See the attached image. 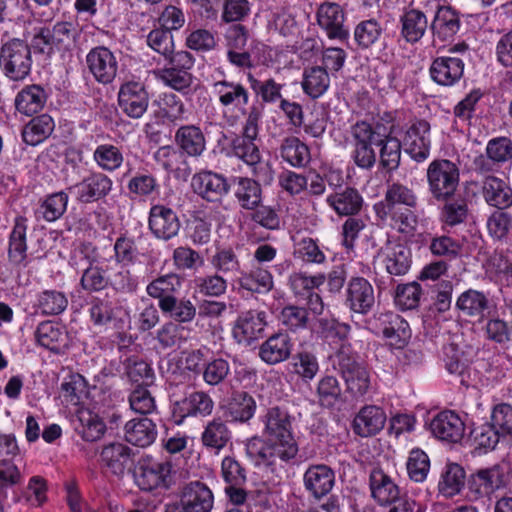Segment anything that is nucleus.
<instances>
[{"label":"nucleus","mask_w":512,"mask_h":512,"mask_svg":"<svg viewBox=\"0 0 512 512\" xmlns=\"http://www.w3.org/2000/svg\"><path fill=\"white\" fill-rule=\"evenodd\" d=\"M292 419L287 409L274 406L262 416L263 437L251 438L246 444L247 455L256 465H273L276 460L287 462L298 453L292 431Z\"/></svg>","instance_id":"obj_1"},{"label":"nucleus","mask_w":512,"mask_h":512,"mask_svg":"<svg viewBox=\"0 0 512 512\" xmlns=\"http://www.w3.org/2000/svg\"><path fill=\"white\" fill-rule=\"evenodd\" d=\"M80 34L81 29L77 24L58 21L52 27H35L30 42L35 53L52 56L56 52L71 51Z\"/></svg>","instance_id":"obj_2"},{"label":"nucleus","mask_w":512,"mask_h":512,"mask_svg":"<svg viewBox=\"0 0 512 512\" xmlns=\"http://www.w3.org/2000/svg\"><path fill=\"white\" fill-rule=\"evenodd\" d=\"M136 485L143 491L168 490L176 484L177 470L170 460L143 456L134 472Z\"/></svg>","instance_id":"obj_3"},{"label":"nucleus","mask_w":512,"mask_h":512,"mask_svg":"<svg viewBox=\"0 0 512 512\" xmlns=\"http://www.w3.org/2000/svg\"><path fill=\"white\" fill-rule=\"evenodd\" d=\"M335 358V368L344 380L347 391L355 397L366 394L370 387V373L351 345L342 343Z\"/></svg>","instance_id":"obj_4"},{"label":"nucleus","mask_w":512,"mask_h":512,"mask_svg":"<svg viewBox=\"0 0 512 512\" xmlns=\"http://www.w3.org/2000/svg\"><path fill=\"white\" fill-rule=\"evenodd\" d=\"M98 263L97 248L91 243H84L74 251L72 265L82 271L80 286L86 292H99L109 286V278L105 276V271Z\"/></svg>","instance_id":"obj_5"},{"label":"nucleus","mask_w":512,"mask_h":512,"mask_svg":"<svg viewBox=\"0 0 512 512\" xmlns=\"http://www.w3.org/2000/svg\"><path fill=\"white\" fill-rule=\"evenodd\" d=\"M33 49L31 43L12 38L0 49V68L4 75L13 81L24 80L31 72Z\"/></svg>","instance_id":"obj_6"},{"label":"nucleus","mask_w":512,"mask_h":512,"mask_svg":"<svg viewBox=\"0 0 512 512\" xmlns=\"http://www.w3.org/2000/svg\"><path fill=\"white\" fill-rule=\"evenodd\" d=\"M428 191L436 201L447 200L458 192L460 171L447 159L433 160L427 168Z\"/></svg>","instance_id":"obj_7"},{"label":"nucleus","mask_w":512,"mask_h":512,"mask_svg":"<svg viewBox=\"0 0 512 512\" xmlns=\"http://www.w3.org/2000/svg\"><path fill=\"white\" fill-rule=\"evenodd\" d=\"M354 139V150L352 158L355 164L363 169H370L376 162V154L372 145H381V137L384 135L377 132V124L370 125L367 122H357L352 127Z\"/></svg>","instance_id":"obj_8"},{"label":"nucleus","mask_w":512,"mask_h":512,"mask_svg":"<svg viewBox=\"0 0 512 512\" xmlns=\"http://www.w3.org/2000/svg\"><path fill=\"white\" fill-rule=\"evenodd\" d=\"M112 179L102 172H91L80 182L67 190L82 204H90L104 199L112 191Z\"/></svg>","instance_id":"obj_9"},{"label":"nucleus","mask_w":512,"mask_h":512,"mask_svg":"<svg viewBox=\"0 0 512 512\" xmlns=\"http://www.w3.org/2000/svg\"><path fill=\"white\" fill-rule=\"evenodd\" d=\"M148 227L156 239L169 241L178 236L181 221L172 208L155 204L149 211Z\"/></svg>","instance_id":"obj_10"},{"label":"nucleus","mask_w":512,"mask_h":512,"mask_svg":"<svg viewBox=\"0 0 512 512\" xmlns=\"http://www.w3.org/2000/svg\"><path fill=\"white\" fill-rule=\"evenodd\" d=\"M214 401L203 391H194L175 401L172 405V418L180 425L187 417H205L212 413Z\"/></svg>","instance_id":"obj_11"},{"label":"nucleus","mask_w":512,"mask_h":512,"mask_svg":"<svg viewBox=\"0 0 512 512\" xmlns=\"http://www.w3.org/2000/svg\"><path fill=\"white\" fill-rule=\"evenodd\" d=\"M86 65L94 79L101 84H110L115 79L118 62L113 52L105 46L92 48L86 55Z\"/></svg>","instance_id":"obj_12"},{"label":"nucleus","mask_w":512,"mask_h":512,"mask_svg":"<svg viewBox=\"0 0 512 512\" xmlns=\"http://www.w3.org/2000/svg\"><path fill=\"white\" fill-rule=\"evenodd\" d=\"M344 303L354 313L368 314L375 305L372 284L364 277H352L347 283Z\"/></svg>","instance_id":"obj_13"},{"label":"nucleus","mask_w":512,"mask_h":512,"mask_svg":"<svg viewBox=\"0 0 512 512\" xmlns=\"http://www.w3.org/2000/svg\"><path fill=\"white\" fill-rule=\"evenodd\" d=\"M118 104L128 117H142L149 104V95L144 84L137 81L122 84L118 92Z\"/></svg>","instance_id":"obj_14"},{"label":"nucleus","mask_w":512,"mask_h":512,"mask_svg":"<svg viewBox=\"0 0 512 512\" xmlns=\"http://www.w3.org/2000/svg\"><path fill=\"white\" fill-rule=\"evenodd\" d=\"M377 259L390 275H405L411 267V250L402 243L388 241L378 251Z\"/></svg>","instance_id":"obj_15"},{"label":"nucleus","mask_w":512,"mask_h":512,"mask_svg":"<svg viewBox=\"0 0 512 512\" xmlns=\"http://www.w3.org/2000/svg\"><path fill=\"white\" fill-rule=\"evenodd\" d=\"M345 13L342 7L333 2L322 3L317 10V23L330 39L345 40L349 36L344 26Z\"/></svg>","instance_id":"obj_16"},{"label":"nucleus","mask_w":512,"mask_h":512,"mask_svg":"<svg viewBox=\"0 0 512 512\" xmlns=\"http://www.w3.org/2000/svg\"><path fill=\"white\" fill-rule=\"evenodd\" d=\"M191 184L194 192L209 202L219 201L231 187L223 175L212 171L195 174Z\"/></svg>","instance_id":"obj_17"},{"label":"nucleus","mask_w":512,"mask_h":512,"mask_svg":"<svg viewBox=\"0 0 512 512\" xmlns=\"http://www.w3.org/2000/svg\"><path fill=\"white\" fill-rule=\"evenodd\" d=\"M430 430L442 441L458 443L464 436L465 423L455 412L446 410L433 417Z\"/></svg>","instance_id":"obj_18"},{"label":"nucleus","mask_w":512,"mask_h":512,"mask_svg":"<svg viewBox=\"0 0 512 512\" xmlns=\"http://www.w3.org/2000/svg\"><path fill=\"white\" fill-rule=\"evenodd\" d=\"M430 124L426 120L415 121L407 130L403 143L405 151L417 162L427 159L430 153Z\"/></svg>","instance_id":"obj_19"},{"label":"nucleus","mask_w":512,"mask_h":512,"mask_svg":"<svg viewBox=\"0 0 512 512\" xmlns=\"http://www.w3.org/2000/svg\"><path fill=\"white\" fill-rule=\"evenodd\" d=\"M266 324L265 312L247 311L238 317L233 328V336L239 344L248 346L262 334Z\"/></svg>","instance_id":"obj_20"},{"label":"nucleus","mask_w":512,"mask_h":512,"mask_svg":"<svg viewBox=\"0 0 512 512\" xmlns=\"http://www.w3.org/2000/svg\"><path fill=\"white\" fill-rule=\"evenodd\" d=\"M468 486L476 497H488L505 486L504 470L500 465L480 469L471 476Z\"/></svg>","instance_id":"obj_21"},{"label":"nucleus","mask_w":512,"mask_h":512,"mask_svg":"<svg viewBox=\"0 0 512 512\" xmlns=\"http://www.w3.org/2000/svg\"><path fill=\"white\" fill-rule=\"evenodd\" d=\"M303 482L306 490L320 500L330 493L335 485V473L325 464L311 465L305 471Z\"/></svg>","instance_id":"obj_22"},{"label":"nucleus","mask_w":512,"mask_h":512,"mask_svg":"<svg viewBox=\"0 0 512 512\" xmlns=\"http://www.w3.org/2000/svg\"><path fill=\"white\" fill-rule=\"evenodd\" d=\"M369 485L371 496L381 506H392L400 497V489L382 469L374 468L370 472Z\"/></svg>","instance_id":"obj_23"},{"label":"nucleus","mask_w":512,"mask_h":512,"mask_svg":"<svg viewBox=\"0 0 512 512\" xmlns=\"http://www.w3.org/2000/svg\"><path fill=\"white\" fill-rule=\"evenodd\" d=\"M188 512H210L213 508L212 491L202 482L193 481L186 484L179 501Z\"/></svg>","instance_id":"obj_24"},{"label":"nucleus","mask_w":512,"mask_h":512,"mask_svg":"<svg viewBox=\"0 0 512 512\" xmlns=\"http://www.w3.org/2000/svg\"><path fill=\"white\" fill-rule=\"evenodd\" d=\"M464 73V62L455 56L437 57L430 66L431 78L443 86H452Z\"/></svg>","instance_id":"obj_25"},{"label":"nucleus","mask_w":512,"mask_h":512,"mask_svg":"<svg viewBox=\"0 0 512 512\" xmlns=\"http://www.w3.org/2000/svg\"><path fill=\"white\" fill-rule=\"evenodd\" d=\"M293 344L287 333H275L264 341L258 355L268 365H276L286 361L292 352Z\"/></svg>","instance_id":"obj_26"},{"label":"nucleus","mask_w":512,"mask_h":512,"mask_svg":"<svg viewBox=\"0 0 512 512\" xmlns=\"http://www.w3.org/2000/svg\"><path fill=\"white\" fill-rule=\"evenodd\" d=\"M174 139L180 152L187 157H201L206 150L205 135L196 125L180 126L175 132Z\"/></svg>","instance_id":"obj_27"},{"label":"nucleus","mask_w":512,"mask_h":512,"mask_svg":"<svg viewBox=\"0 0 512 512\" xmlns=\"http://www.w3.org/2000/svg\"><path fill=\"white\" fill-rule=\"evenodd\" d=\"M380 329L389 345L403 348L411 336L408 322L400 315L388 312L379 317Z\"/></svg>","instance_id":"obj_28"},{"label":"nucleus","mask_w":512,"mask_h":512,"mask_svg":"<svg viewBox=\"0 0 512 512\" xmlns=\"http://www.w3.org/2000/svg\"><path fill=\"white\" fill-rule=\"evenodd\" d=\"M182 286V280L179 275L175 273H169L157 277L151 281L147 287V294L155 299L159 300V308H168L170 304L174 303L175 294L180 290Z\"/></svg>","instance_id":"obj_29"},{"label":"nucleus","mask_w":512,"mask_h":512,"mask_svg":"<svg viewBox=\"0 0 512 512\" xmlns=\"http://www.w3.org/2000/svg\"><path fill=\"white\" fill-rule=\"evenodd\" d=\"M385 422L386 414L380 407L364 406L353 420V431L361 437H371L384 428Z\"/></svg>","instance_id":"obj_30"},{"label":"nucleus","mask_w":512,"mask_h":512,"mask_svg":"<svg viewBox=\"0 0 512 512\" xmlns=\"http://www.w3.org/2000/svg\"><path fill=\"white\" fill-rule=\"evenodd\" d=\"M125 439L138 447H148L157 438L156 424L149 418H134L124 426Z\"/></svg>","instance_id":"obj_31"},{"label":"nucleus","mask_w":512,"mask_h":512,"mask_svg":"<svg viewBox=\"0 0 512 512\" xmlns=\"http://www.w3.org/2000/svg\"><path fill=\"white\" fill-rule=\"evenodd\" d=\"M213 89L219 103L224 107L242 108L249 103V91L239 82L220 80L213 84Z\"/></svg>","instance_id":"obj_32"},{"label":"nucleus","mask_w":512,"mask_h":512,"mask_svg":"<svg viewBox=\"0 0 512 512\" xmlns=\"http://www.w3.org/2000/svg\"><path fill=\"white\" fill-rule=\"evenodd\" d=\"M234 196L244 210H255L262 202L261 185L252 178L233 177Z\"/></svg>","instance_id":"obj_33"},{"label":"nucleus","mask_w":512,"mask_h":512,"mask_svg":"<svg viewBox=\"0 0 512 512\" xmlns=\"http://www.w3.org/2000/svg\"><path fill=\"white\" fill-rule=\"evenodd\" d=\"M460 26L459 13L450 6H441L431 24V30L434 37L445 42L451 40L458 33Z\"/></svg>","instance_id":"obj_34"},{"label":"nucleus","mask_w":512,"mask_h":512,"mask_svg":"<svg viewBox=\"0 0 512 512\" xmlns=\"http://www.w3.org/2000/svg\"><path fill=\"white\" fill-rule=\"evenodd\" d=\"M482 195L490 206L504 210L512 206V190L508 184L495 176H487L482 182Z\"/></svg>","instance_id":"obj_35"},{"label":"nucleus","mask_w":512,"mask_h":512,"mask_svg":"<svg viewBox=\"0 0 512 512\" xmlns=\"http://www.w3.org/2000/svg\"><path fill=\"white\" fill-rule=\"evenodd\" d=\"M326 202L340 216L356 215L361 211L364 203L359 191L352 187H345L329 195Z\"/></svg>","instance_id":"obj_36"},{"label":"nucleus","mask_w":512,"mask_h":512,"mask_svg":"<svg viewBox=\"0 0 512 512\" xmlns=\"http://www.w3.org/2000/svg\"><path fill=\"white\" fill-rule=\"evenodd\" d=\"M401 36L406 42L414 44L422 39L428 26L424 12L418 9H405L400 16Z\"/></svg>","instance_id":"obj_37"},{"label":"nucleus","mask_w":512,"mask_h":512,"mask_svg":"<svg viewBox=\"0 0 512 512\" xmlns=\"http://www.w3.org/2000/svg\"><path fill=\"white\" fill-rule=\"evenodd\" d=\"M75 430L87 442L101 439L106 431L102 419L89 409H80L76 415Z\"/></svg>","instance_id":"obj_38"},{"label":"nucleus","mask_w":512,"mask_h":512,"mask_svg":"<svg viewBox=\"0 0 512 512\" xmlns=\"http://www.w3.org/2000/svg\"><path fill=\"white\" fill-rule=\"evenodd\" d=\"M47 95L39 85L24 87L15 98V107L18 112L26 116L38 113L44 106Z\"/></svg>","instance_id":"obj_39"},{"label":"nucleus","mask_w":512,"mask_h":512,"mask_svg":"<svg viewBox=\"0 0 512 512\" xmlns=\"http://www.w3.org/2000/svg\"><path fill=\"white\" fill-rule=\"evenodd\" d=\"M231 440V431L221 418L209 421L201 435L202 444L215 452L221 451Z\"/></svg>","instance_id":"obj_40"},{"label":"nucleus","mask_w":512,"mask_h":512,"mask_svg":"<svg viewBox=\"0 0 512 512\" xmlns=\"http://www.w3.org/2000/svg\"><path fill=\"white\" fill-rule=\"evenodd\" d=\"M130 451V448L122 443H111L103 447L101 461L111 473L121 476L130 460Z\"/></svg>","instance_id":"obj_41"},{"label":"nucleus","mask_w":512,"mask_h":512,"mask_svg":"<svg viewBox=\"0 0 512 512\" xmlns=\"http://www.w3.org/2000/svg\"><path fill=\"white\" fill-rule=\"evenodd\" d=\"M377 132L384 135L381 137V145H379L381 147V165L389 171L397 169L400 164L401 142L397 138L391 137L387 127L383 124L377 123Z\"/></svg>","instance_id":"obj_42"},{"label":"nucleus","mask_w":512,"mask_h":512,"mask_svg":"<svg viewBox=\"0 0 512 512\" xmlns=\"http://www.w3.org/2000/svg\"><path fill=\"white\" fill-rule=\"evenodd\" d=\"M456 307L465 316L482 319L489 307V300L483 292L469 289L458 297Z\"/></svg>","instance_id":"obj_43"},{"label":"nucleus","mask_w":512,"mask_h":512,"mask_svg":"<svg viewBox=\"0 0 512 512\" xmlns=\"http://www.w3.org/2000/svg\"><path fill=\"white\" fill-rule=\"evenodd\" d=\"M238 285L249 292L264 294L272 290L273 277L268 270L257 267L250 272L241 273Z\"/></svg>","instance_id":"obj_44"},{"label":"nucleus","mask_w":512,"mask_h":512,"mask_svg":"<svg viewBox=\"0 0 512 512\" xmlns=\"http://www.w3.org/2000/svg\"><path fill=\"white\" fill-rule=\"evenodd\" d=\"M280 155L293 167H305L310 161L308 146L297 137L285 138L280 146Z\"/></svg>","instance_id":"obj_45"},{"label":"nucleus","mask_w":512,"mask_h":512,"mask_svg":"<svg viewBox=\"0 0 512 512\" xmlns=\"http://www.w3.org/2000/svg\"><path fill=\"white\" fill-rule=\"evenodd\" d=\"M444 205L441 210V221L449 226H456L463 223L468 216V204L466 198L455 193L447 200H441Z\"/></svg>","instance_id":"obj_46"},{"label":"nucleus","mask_w":512,"mask_h":512,"mask_svg":"<svg viewBox=\"0 0 512 512\" xmlns=\"http://www.w3.org/2000/svg\"><path fill=\"white\" fill-rule=\"evenodd\" d=\"M54 121L48 114H42L30 120L22 131L26 144L36 146L43 142L53 131Z\"/></svg>","instance_id":"obj_47"},{"label":"nucleus","mask_w":512,"mask_h":512,"mask_svg":"<svg viewBox=\"0 0 512 512\" xmlns=\"http://www.w3.org/2000/svg\"><path fill=\"white\" fill-rule=\"evenodd\" d=\"M465 483V471L456 464L451 463L445 467L438 483V489L446 497H453L458 494Z\"/></svg>","instance_id":"obj_48"},{"label":"nucleus","mask_w":512,"mask_h":512,"mask_svg":"<svg viewBox=\"0 0 512 512\" xmlns=\"http://www.w3.org/2000/svg\"><path fill=\"white\" fill-rule=\"evenodd\" d=\"M329 75L325 68L320 66L305 69L302 88L312 98L320 97L329 87Z\"/></svg>","instance_id":"obj_49"},{"label":"nucleus","mask_w":512,"mask_h":512,"mask_svg":"<svg viewBox=\"0 0 512 512\" xmlns=\"http://www.w3.org/2000/svg\"><path fill=\"white\" fill-rule=\"evenodd\" d=\"M256 410L254 398L247 392H235L228 404V412L234 421L247 422Z\"/></svg>","instance_id":"obj_50"},{"label":"nucleus","mask_w":512,"mask_h":512,"mask_svg":"<svg viewBox=\"0 0 512 512\" xmlns=\"http://www.w3.org/2000/svg\"><path fill=\"white\" fill-rule=\"evenodd\" d=\"M123 364L125 374L131 382L141 386H149L153 383V369L143 359L132 356L128 357Z\"/></svg>","instance_id":"obj_51"},{"label":"nucleus","mask_w":512,"mask_h":512,"mask_svg":"<svg viewBox=\"0 0 512 512\" xmlns=\"http://www.w3.org/2000/svg\"><path fill=\"white\" fill-rule=\"evenodd\" d=\"M293 372L305 383L312 381L320 370L315 354L309 351L296 353L292 358Z\"/></svg>","instance_id":"obj_52"},{"label":"nucleus","mask_w":512,"mask_h":512,"mask_svg":"<svg viewBox=\"0 0 512 512\" xmlns=\"http://www.w3.org/2000/svg\"><path fill=\"white\" fill-rule=\"evenodd\" d=\"M316 396L321 406L333 407L341 397V387L337 378L332 375L323 376L317 383Z\"/></svg>","instance_id":"obj_53"},{"label":"nucleus","mask_w":512,"mask_h":512,"mask_svg":"<svg viewBox=\"0 0 512 512\" xmlns=\"http://www.w3.org/2000/svg\"><path fill=\"white\" fill-rule=\"evenodd\" d=\"M93 159L102 170L113 172L122 165L124 157L118 147L102 144L94 150Z\"/></svg>","instance_id":"obj_54"},{"label":"nucleus","mask_w":512,"mask_h":512,"mask_svg":"<svg viewBox=\"0 0 512 512\" xmlns=\"http://www.w3.org/2000/svg\"><path fill=\"white\" fill-rule=\"evenodd\" d=\"M26 225L16 221L9 237L8 256L12 263L21 264L26 259Z\"/></svg>","instance_id":"obj_55"},{"label":"nucleus","mask_w":512,"mask_h":512,"mask_svg":"<svg viewBox=\"0 0 512 512\" xmlns=\"http://www.w3.org/2000/svg\"><path fill=\"white\" fill-rule=\"evenodd\" d=\"M247 80L254 93L265 103H275L281 100L283 85L269 78L265 81L258 80L251 72L247 73Z\"/></svg>","instance_id":"obj_56"},{"label":"nucleus","mask_w":512,"mask_h":512,"mask_svg":"<svg viewBox=\"0 0 512 512\" xmlns=\"http://www.w3.org/2000/svg\"><path fill=\"white\" fill-rule=\"evenodd\" d=\"M384 197L385 201L390 203V206L398 207L403 205L408 208H415L417 206V196L413 189L400 182L388 184Z\"/></svg>","instance_id":"obj_57"},{"label":"nucleus","mask_w":512,"mask_h":512,"mask_svg":"<svg viewBox=\"0 0 512 512\" xmlns=\"http://www.w3.org/2000/svg\"><path fill=\"white\" fill-rule=\"evenodd\" d=\"M383 33V27L375 19L363 20L354 30V38L362 48H369L376 43Z\"/></svg>","instance_id":"obj_58"},{"label":"nucleus","mask_w":512,"mask_h":512,"mask_svg":"<svg viewBox=\"0 0 512 512\" xmlns=\"http://www.w3.org/2000/svg\"><path fill=\"white\" fill-rule=\"evenodd\" d=\"M422 295L419 283L399 284L396 288L394 301L401 310H412L418 307Z\"/></svg>","instance_id":"obj_59"},{"label":"nucleus","mask_w":512,"mask_h":512,"mask_svg":"<svg viewBox=\"0 0 512 512\" xmlns=\"http://www.w3.org/2000/svg\"><path fill=\"white\" fill-rule=\"evenodd\" d=\"M68 194L64 191L48 195L40 206L43 218L48 222L59 219L66 211Z\"/></svg>","instance_id":"obj_60"},{"label":"nucleus","mask_w":512,"mask_h":512,"mask_svg":"<svg viewBox=\"0 0 512 512\" xmlns=\"http://www.w3.org/2000/svg\"><path fill=\"white\" fill-rule=\"evenodd\" d=\"M130 408L141 415H150L157 410L156 402L146 386L138 385L129 396Z\"/></svg>","instance_id":"obj_61"},{"label":"nucleus","mask_w":512,"mask_h":512,"mask_svg":"<svg viewBox=\"0 0 512 512\" xmlns=\"http://www.w3.org/2000/svg\"><path fill=\"white\" fill-rule=\"evenodd\" d=\"M430 469L428 455L421 449H413L407 461L409 477L415 482H423Z\"/></svg>","instance_id":"obj_62"},{"label":"nucleus","mask_w":512,"mask_h":512,"mask_svg":"<svg viewBox=\"0 0 512 512\" xmlns=\"http://www.w3.org/2000/svg\"><path fill=\"white\" fill-rule=\"evenodd\" d=\"M254 140L241 136L232 141L233 154L250 166L258 164L261 160L260 151Z\"/></svg>","instance_id":"obj_63"},{"label":"nucleus","mask_w":512,"mask_h":512,"mask_svg":"<svg viewBox=\"0 0 512 512\" xmlns=\"http://www.w3.org/2000/svg\"><path fill=\"white\" fill-rule=\"evenodd\" d=\"M486 155L497 165L512 159V140L508 137H496L488 141Z\"/></svg>","instance_id":"obj_64"}]
</instances>
